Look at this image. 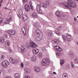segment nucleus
Here are the masks:
<instances>
[{
    "instance_id": "nucleus-36",
    "label": "nucleus",
    "mask_w": 78,
    "mask_h": 78,
    "mask_svg": "<svg viewBox=\"0 0 78 78\" xmlns=\"http://www.w3.org/2000/svg\"><path fill=\"white\" fill-rule=\"evenodd\" d=\"M56 55L57 56H61L62 55V54L61 53H57Z\"/></svg>"
},
{
    "instance_id": "nucleus-51",
    "label": "nucleus",
    "mask_w": 78,
    "mask_h": 78,
    "mask_svg": "<svg viewBox=\"0 0 78 78\" xmlns=\"http://www.w3.org/2000/svg\"><path fill=\"white\" fill-rule=\"evenodd\" d=\"M12 51L11 50H9V52H11Z\"/></svg>"
},
{
    "instance_id": "nucleus-17",
    "label": "nucleus",
    "mask_w": 78,
    "mask_h": 78,
    "mask_svg": "<svg viewBox=\"0 0 78 78\" xmlns=\"http://www.w3.org/2000/svg\"><path fill=\"white\" fill-rule=\"evenodd\" d=\"M8 34H14L15 33H16V32L15 30H10L8 32Z\"/></svg>"
},
{
    "instance_id": "nucleus-27",
    "label": "nucleus",
    "mask_w": 78,
    "mask_h": 78,
    "mask_svg": "<svg viewBox=\"0 0 78 78\" xmlns=\"http://www.w3.org/2000/svg\"><path fill=\"white\" fill-rule=\"evenodd\" d=\"M32 17H37V14L36 13V12H34L32 15Z\"/></svg>"
},
{
    "instance_id": "nucleus-20",
    "label": "nucleus",
    "mask_w": 78,
    "mask_h": 78,
    "mask_svg": "<svg viewBox=\"0 0 78 78\" xmlns=\"http://www.w3.org/2000/svg\"><path fill=\"white\" fill-rule=\"evenodd\" d=\"M41 7L42 6L43 8H47V6L46 4L44 3H41Z\"/></svg>"
},
{
    "instance_id": "nucleus-44",
    "label": "nucleus",
    "mask_w": 78,
    "mask_h": 78,
    "mask_svg": "<svg viewBox=\"0 0 78 78\" xmlns=\"http://www.w3.org/2000/svg\"><path fill=\"white\" fill-rule=\"evenodd\" d=\"M66 67L68 68V69H70V66L69 65H67Z\"/></svg>"
},
{
    "instance_id": "nucleus-14",
    "label": "nucleus",
    "mask_w": 78,
    "mask_h": 78,
    "mask_svg": "<svg viewBox=\"0 0 78 78\" xmlns=\"http://www.w3.org/2000/svg\"><path fill=\"white\" fill-rule=\"evenodd\" d=\"M55 15L57 17H60L61 16V12L60 11H58L56 12Z\"/></svg>"
},
{
    "instance_id": "nucleus-49",
    "label": "nucleus",
    "mask_w": 78,
    "mask_h": 78,
    "mask_svg": "<svg viewBox=\"0 0 78 78\" xmlns=\"http://www.w3.org/2000/svg\"><path fill=\"white\" fill-rule=\"evenodd\" d=\"M5 35H6V36H5L6 37H8V36H7V34H5Z\"/></svg>"
},
{
    "instance_id": "nucleus-9",
    "label": "nucleus",
    "mask_w": 78,
    "mask_h": 78,
    "mask_svg": "<svg viewBox=\"0 0 78 78\" xmlns=\"http://www.w3.org/2000/svg\"><path fill=\"white\" fill-rule=\"evenodd\" d=\"M36 32L37 33V37H39V36H41L42 35V31H41L39 29L36 30Z\"/></svg>"
},
{
    "instance_id": "nucleus-43",
    "label": "nucleus",
    "mask_w": 78,
    "mask_h": 78,
    "mask_svg": "<svg viewBox=\"0 0 78 78\" xmlns=\"http://www.w3.org/2000/svg\"><path fill=\"white\" fill-rule=\"evenodd\" d=\"M24 2H23V4H25V2H27V1H28V0H23Z\"/></svg>"
},
{
    "instance_id": "nucleus-10",
    "label": "nucleus",
    "mask_w": 78,
    "mask_h": 78,
    "mask_svg": "<svg viewBox=\"0 0 78 78\" xmlns=\"http://www.w3.org/2000/svg\"><path fill=\"white\" fill-rule=\"evenodd\" d=\"M54 48L57 51H58L59 52H61L62 50V48H61L59 46H55Z\"/></svg>"
},
{
    "instance_id": "nucleus-13",
    "label": "nucleus",
    "mask_w": 78,
    "mask_h": 78,
    "mask_svg": "<svg viewBox=\"0 0 78 78\" xmlns=\"http://www.w3.org/2000/svg\"><path fill=\"white\" fill-rule=\"evenodd\" d=\"M32 52H33L35 55H36V54L38 53L39 52V50L37 48L34 49L32 50Z\"/></svg>"
},
{
    "instance_id": "nucleus-57",
    "label": "nucleus",
    "mask_w": 78,
    "mask_h": 78,
    "mask_svg": "<svg viewBox=\"0 0 78 78\" xmlns=\"http://www.w3.org/2000/svg\"><path fill=\"white\" fill-rule=\"evenodd\" d=\"M77 18H78V16H77Z\"/></svg>"
},
{
    "instance_id": "nucleus-46",
    "label": "nucleus",
    "mask_w": 78,
    "mask_h": 78,
    "mask_svg": "<svg viewBox=\"0 0 78 78\" xmlns=\"http://www.w3.org/2000/svg\"><path fill=\"white\" fill-rule=\"evenodd\" d=\"M46 3H47V4L48 5L49 4H50V2H49L47 1V2H46Z\"/></svg>"
},
{
    "instance_id": "nucleus-41",
    "label": "nucleus",
    "mask_w": 78,
    "mask_h": 78,
    "mask_svg": "<svg viewBox=\"0 0 78 78\" xmlns=\"http://www.w3.org/2000/svg\"><path fill=\"white\" fill-rule=\"evenodd\" d=\"M25 78H31L30 77V76H28V75H27L25 76Z\"/></svg>"
},
{
    "instance_id": "nucleus-32",
    "label": "nucleus",
    "mask_w": 78,
    "mask_h": 78,
    "mask_svg": "<svg viewBox=\"0 0 78 78\" xmlns=\"http://www.w3.org/2000/svg\"><path fill=\"white\" fill-rule=\"evenodd\" d=\"M5 45H7L8 46H9V41H5Z\"/></svg>"
},
{
    "instance_id": "nucleus-61",
    "label": "nucleus",
    "mask_w": 78,
    "mask_h": 78,
    "mask_svg": "<svg viewBox=\"0 0 78 78\" xmlns=\"http://www.w3.org/2000/svg\"><path fill=\"white\" fill-rule=\"evenodd\" d=\"M1 1H0V2H1Z\"/></svg>"
},
{
    "instance_id": "nucleus-21",
    "label": "nucleus",
    "mask_w": 78,
    "mask_h": 78,
    "mask_svg": "<svg viewBox=\"0 0 78 78\" xmlns=\"http://www.w3.org/2000/svg\"><path fill=\"white\" fill-rule=\"evenodd\" d=\"M31 59L33 62L36 61V56H33L32 57Z\"/></svg>"
},
{
    "instance_id": "nucleus-26",
    "label": "nucleus",
    "mask_w": 78,
    "mask_h": 78,
    "mask_svg": "<svg viewBox=\"0 0 78 78\" xmlns=\"http://www.w3.org/2000/svg\"><path fill=\"white\" fill-rule=\"evenodd\" d=\"M18 13L20 16H22L23 14V12H22V10L21 9H20L18 12Z\"/></svg>"
},
{
    "instance_id": "nucleus-11",
    "label": "nucleus",
    "mask_w": 78,
    "mask_h": 78,
    "mask_svg": "<svg viewBox=\"0 0 78 78\" xmlns=\"http://www.w3.org/2000/svg\"><path fill=\"white\" fill-rule=\"evenodd\" d=\"M26 48L25 46H22L21 47L20 50L21 52H22V53H24L25 51H26Z\"/></svg>"
},
{
    "instance_id": "nucleus-16",
    "label": "nucleus",
    "mask_w": 78,
    "mask_h": 78,
    "mask_svg": "<svg viewBox=\"0 0 78 78\" xmlns=\"http://www.w3.org/2000/svg\"><path fill=\"white\" fill-rule=\"evenodd\" d=\"M22 31L23 33L24 34L25 36L27 35V33H26V31H25V28L24 27H22Z\"/></svg>"
},
{
    "instance_id": "nucleus-3",
    "label": "nucleus",
    "mask_w": 78,
    "mask_h": 78,
    "mask_svg": "<svg viewBox=\"0 0 78 78\" xmlns=\"http://www.w3.org/2000/svg\"><path fill=\"white\" fill-rule=\"evenodd\" d=\"M67 38L64 35H62V37L63 39V40L64 41H70L71 38H72V36L68 34L66 35Z\"/></svg>"
},
{
    "instance_id": "nucleus-52",
    "label": "nucleus",
    "mask_w": 78,
    "mask_h": 78,
    "mask_svg": "<svg viewBox=\"0 0 78 78\" xmlns=\"http://www.w3.org/2000/svg\"><path fill=\"white\" fill-rule=\"evenodd\" d=\"M5 9H6V7H5Z\"/></svg>"
},
{
    "instance_id": "nucleus-23",
    "label": "nucleus",
    "mask_w": 78,
    "mask_h": 78,
    "mask_svg": "<svg viewBox=\"0 0 78 78\" xmlns=\"http://www.w3.org/2000/svg\"><path fill=\"white\" fill-rule=\"evenodd\" d=\"M22 19L24 21H26V20H27L28 19V17H27V15H25L23 16Z\"/></svg>"
},
{
    "instance_id": "nucleus-29",
    "label": "nucleus",
    "mask_w": 78,
    "mask_h": 78,
    "mask_svg": "<svg viewBox=\"0 0 78 78\" xmlns=\"http://www.w3.org/2000/svg\"><path fill=\"white\" fill-rule=\"evenodd\" d=\"M15 76L16 78H20V75L17 73L15 74Z\"/></svg>"
},
{
    "instance_id": "nucleus-25",
    "label": "nucleus",
    "mask_w": 78,
    "mask_h": 78,
    "mask_svg": "<svg viewBox=\"0 0 78 78\" xmlns=\"http://www.w3.org/2000/svg\"><path fill=\"white\" fill-rule=\"evenodd\" d=\"M24 70L26 71L27 72V73H30L31 71V70L30 69H28V68H25L24 69Z\"/></svg>"
},
{
    "instance_id": "nucleus-50",
    "label": "nucleus",
    "mask_w": 78,
    "mask_h": 78,
    "mask_svg": "<svg viewBox=\"0 0 78 78\" xmlns=\"http://www.w3.org/2000/svg\"><path fill=\"white\" fill-rule=\"evenodd\" d=\"M0 73H2V70L0 69Z\"/></svg>"
},
{
    "instance_id": "nucleus-48",
    "label": "nucleus",
    "mask_w": 78,
    "mask_h": 78,
    "mask_svg": "<svg viewBox=\"0 0 78 78\" xmlns=\"http://www.w3.org/2000/svg\"><path fill=\"white\" fill-rule=\"evenodd\" d=\"M53 73V74H54V75H56V72H54Z\"/></svg>"
},
{
    "instance_id": "nucleus-1",
    "label": "nucleus",
    "mask_w": 78,
    "mask_h": 78,
    "mask_svg": "<svg viewBox=\"0 0 78 78\" xmlns=\"http://www.w3.org/2000/svg\"><path fill=\"white\" fill-rule=\"evenodd\" d=\"M62 5L63 6L69 9H71V7L73 8H76V4L72 2V0H68V2H63L62 3Z\"/></svg>"
},
{
    "instance_id": "nucleus-4",
    "label": "nucleus",
    "mask_w": 78,
    "mask_h": 78,
    "mask_svg": "<svg viewBox=\"0 0 78 78\" xmlns=\"http://www.w3.org/2000/svg\"><path fill=\"white\" fill-rule=\"evenodd\" d=\"M42 65L43 66H48L50 64L48 59L47 58L44 59L42 61Z\"/></svg>"
},
{
    "instance_id": "nucleus-33",
    "label": "nucleus",
    "mask_w": 78,
    "mask_h": 78,
    "mask_svg": "<svg viewBox=\"0 0 78 78\" xmlns=\"http://www.w3.org/2000/svg\"><path fill=\"white\" fill-rule=\"evenodd\" d=\"M42 52H39L38 54V56L39 58H41V57H42Z\"/></svg>"
},
{
    "instance_id": "nucleus-6",
    "label": "nucleus",
    "mask_w": 78,
    "mask_h": 78,
    "mask_svg": "<svg viewBox=\"0 0 78 78\" xmlns=\"http://www.w3.org/2000/svg\"><path fill=\"white\" fill-rule=\"evenodd\" d=\"M61 30H62V27H58L57 29L56 30H55V33L60 36L61 35V33L59 32L61 31Z\"/></svg>"
},
{
    "instance_id": "nucleus-5",
    "label": "nucleus",
    "mask_w": 78,
    "mask_h": 78,
    "mask_svg": "<svg viewBox=\"0 0 78 78\" xmlns=\"http://www.w3.org/2000/svg\"><path fill=\"white\" fill-rule=\"evenodd\" d=\"M37 10L39 13H42V6L41 5L38 4L37 5L36 7Z\"/></svg>"
},
{
    "instance_id": "nucleus-55",
    "label": "nucleus",
    "mask_w": 78,
    "mask_h": 78,
    "mask_svg": "<svg viewBox=\"0 0 78 78\" xmlns=\"http://www.w3.org/2000/svg\"><path fill=\"white\" fill-rule=\"evenodd\" d=\"M1 6V4H0V6Z\"/></svg>"
},
{
    "instance_id": "nucleus-56",
    "label": "nucleus",
    "mask_w": 78,
    "mask_h": 78,
    "mask_svg": "<svg viewBox=\"0 0 78 78\" xmlns=\"http://www.w3.org/2000/svg\"><path fill=\"white\" fill-rule=\"evenodd\" d=\"M40 40H41V39L39 40V41H40Z\"/></svg>"
},
{
    "instance_id": "nucleus-42",
    "label": "nucleus",
    "mask_w": 78,
    "mask_h": 78,
    "mask_svg": "<svg viewBox=\"0 0 78 78\" xmlns=\"http://www.w3.org/2000/svg\"><path fill=\"white\" fill-rule=\"evenodd\" d=\"M29 4H30V6H32V5H33V3L31 1H30L29 2Z\"/></svg>"
},
{
    "instance_id": "nucleus-39",
    "label": "nucleus",
    "mask_w": 78,
    "mask_h": 78,
    "mask_svg": "<svg viewBox=\"0 0 78 78\" xmlns=\"http://www.w3.org/2000/svg\"><path fill=\"white\" fill-rule=\"evenodd\" d=\"M71 65L72 68H74V65H73V62H71Z\"/></svg>"
},
{
    "instance_id": "nucleus-7",
    "label": "nucleus",
    "mask_w": 78,
    "mask_h": 78,
    "mask_svg": "<svg viewBox=\"0 0 78 78\" xmlns=\"http://www.w3.org/2000/svg\"><path fill=\"white\" fill-rule=\"evenodd\" d=\"M11 20H12V18L11 17L7 18L6 20L5 21V25L8 24H9V23H10V22H11Z\"/></svg>"
},
{
    "instance_id": "nucleus-28",
    "label": "nucleus",
    "mask_w": 78,
    "mask_h": 78,
    "mask_svg": "<svg viewBox=\"0 0 78 78\" xmlns=\"http://www.w3.org/2000/svg\"><path fill=\"white\" fill-rule=\"evenodd\" d=\"M1 65L3 67H6V65L5 64V61L2 62L1 64Z\"/></svg>"
},
{
    "instance_id": "nucleus-8",
    "label": "nucleus",
    "mask_w": 78,
    "mask_h": 78,
    "mask_svg": "<svg viewBox=\"0 0 78 78\" xmlns=\"http://www.w3.org/2000/svg\"><path fill=\"white\" fill-rule=\"evenodd\" d=\"M24 9L26 11H28L29 12L30 11V9L31 8H30V7L29 6V5L28 4H27L25 5L24 6Z\"/></svg>"
},
{
    "instance_id": "nucleus-12",
    "label": "nucleus",
    "mask_w": 78,
    "mask_h": 78,
    "mask_svg": "<svg viewBox=\"0 0 78 78\" xmlns=\"http://www.w3.org/2000/svg\"><path fill=\"white\" fill-rule=\"evenodd\" d=\"M34 26L36 28H38L40 27V24L38 22L34 23Z\"/></svg>"
},
{
    "instance_id": "nucleus-22",
    "label": "nucleus",
    "mask_w": 78,
    "mask_h": 78,
    "mask_svg": "<svg viewBox=\"0 0 78 78\" xmlns=\"http://www.w3.org/2000/svg\"><path fill=\"white\" fill-rule=\"evenodd\" d=\"M9 61L11 63H13V64H14L15 62V60L13 59L11 57L9 58Z\"/></svg>"
},
{
    "instance_id": "nucleus-34",
    "label": "nucleus",
    "mask_w": 78,
    "mask_h": 78,
    "mask_svg": "<svg viewBox=\"0 0 78 78\" xmlns=\"http://www.w3.org/2000/svg\"><path fill=\"white\" fill-rule=\"evenodd\" d=\"M70 55L71 56V57L72 58H74V57L75 56V55H74V54L72 53H70Z\"/></svg>"
},
{
    "instance_id": "nucleus-37",
    "label": "nucleus",
    "mask_w": 78,
    "mask_h": 78,
    "mask_svg": "<svg viewBox=\"0 0 78 78\" xmlns=\"http://www.w3.org/2000/svg\"><path fill=\"white\" fill-rule=\"evenodd\" d=\"M74 61L75 62L77 63V64H78V58H75L74 60Z\"/></svg>"
},
{
    "instance_id": "nucleus-18",
    "label": "nucleus",
    "mask_w": 78,
    "mask_h": 78,
    "mask_svg": "<svg viewBox=\"0 0 78 78\" xmlns=\"http://www.w3.org/2000/svg\"><path fill=\"white\" fill-rule=\"evenodd\" d=\"M52 43H55L56 44H58L59 42V40L58 39H54L51 41Z\"/></svg>"
},
{
    "instance_id": "nucleus-58",
    "label": "nucleus",
    "mask_w": 78,
    "mask_h": 78,
    "mask_svg": "<svg viewBox=\"0 0 78 78\" xmlns=\"http://www.w3.org/2000/svg\"><path fill=\"white\" fill-rule=\"evenodd\" d=\"M77 44H78V42H77Z\"/></svg>"
},
{
    "instance_id": "nucleus-60",
    "label": "nucleus",
    "mask_w": 78,
    "mask_h": 78,
    "mask_svg": "<svg viewBox=\"0 0 78 78\" xmlns=\"http://www.w3.org/2000/svg\"><path fill=\"white\" fill-rule=\"evenodd\" d=\"M1 3H2V2H1Z\"/></svg>"
},
{
    "instance_id": "nucleus-38",
    "label": "nucleus",
    "mask_w": 78,
    "mask_h": 78,
    "mask_svg": "<svg viewBox=\"0 0 78 78\" xmlns=\"http://www.w3.org/2000/svg\"><path fill=\"white\" fill-rule=\"evenodd\" d=\"M3 19L2 18H0V23H3Z\"/></svg>"
},
{
    "instance_id": "nucleus-45",
    "label": "nucleus",
    "mask_w": 78,
    "mask_h": 78,
    "mask_svg": "<svg viewBox=\"0 0 78 78\" xmlns=\"http://www.w3.org/2000/svg\"><path fill=\"white\" fill-rule=\"evenodd\" d=\"M21 66H22V68H23V63H22L21 64Z\"/></svg>"
},
{
    "instance_id": "nucleus-35",
    "label": "nucleus",
    "mask_w": 78,
    "mask_h": 78,
    "mask_svg": "<svg viewBox=\"0 0 78 78\" xmlns=\"http://www.w3.org/2000/svg\"><path fill=\"white\" fill-rule=\"evenodd\" d=\"M64 62V60L63 59L60 60L61 65H62Z\"/></svg>"
},
{
    "instance_id": "nucleus-19",
    "label": "nucleus",
    "mask_w": 78,
    "mask_h": 78,
    "mask_svg": "<svg viewBox=\"0 0 78 78\" xmlns=\"http://www.w3.org/2000/svg\"><path fill=\"white\" fill-rule=\"evenodd\" d=\"M5 38L3 37H0V42L2 43L5 42Z\"/></svg>"
},
{
    "instance_id": "nucleus-24",
    "label": "nucleus",
    "mask_w": 78,
    "mask_h": 78,
    "mask_svg": "<svg viewBox=\"0 0 78 78\" xmlns=\"http://www.w3.org/2000/svg\"><path fill=\"white\" fill-rule=\"evenodd\" d=\"M48 36H49V37H52L53 36V34L52 33V32L50 31L48 34Z\"/></svg>"
},
{
    "instance_id": "nucleus-2",
    "label": "nucleus",
    "mask_w": 78,
    "mask_h": 78,
    "mask_svg": "<svg viewBox=\"0 0 78 78\" xmlns=\"http://www.w3.org/2000/svg\"><path fill=\"white\" fill-rule=\"evenodd\" d=\"M30 44L28 43L26 44V47L27 49H29L30 47H31L32 48H36L37 47V44L32 41H30Z\"/></svg>"
},
{
    "instance_id": "nucleus-15",
    "label": "nucleus",
    "mask_w": 78,
    "mask_h": 78,
    "mask_svg": "<svg viewBox=\"0 0 78 78\" xmlns=\"http://www.w3.org/2000/svg\"><path fill=\"white\" fill-rule=\"evenodd\" d=\"M34 71L35 72H39L41 71V69L39 68L35 67L34 68Z\"/></svg>"
},
{
    "instance_id": "nucleus-53",
    "label": "nucleus",
    "mask_w": 78,
    "mask_h": 78,
    "mask_svg": "<svg viewBox=\"0 0 78 78\" xmlns=\"http://www.w3.org/2000/svg\"><path fill=\"white\" fill-rule=\"evenodd\" d=\"M2 1H3V0H1V2H2Z\"/></svg>"
},
{
    "instance_id": "nucleus-31",
    "label": "nucleus",
    "mask_w": 78,
    "mask_h": 78,
    "mask_svg": "<svg viewBox=\"0 0 78 78\" xmlns=\"http://www.w3.org/2000/svg\"><path fill=\"white\" fill-rule=\"evenodd\" d=\"M5 56L4 55H2L1 56V59L2 61H3V60H5Z\"/></svg>"
},
{
    "instance_id": "nucleus-30",
    "label": "nucleus",
    "mask_w": 78,
    "mask_h": 78,
    "mask_svg": "<svg viewBox=\"0 0 78 78\" xmlns=\"http://www.w3.org/2000/svg\"><path fill=\"white\" fill-rule=\"evenodd\" d=\"M5 67H7V66L9 64V62H8L7 61L5 60Z\"/></svg>"
},
{
    "instance_id": "nucleus-40",
    "label": "nucleus",
    "mask_w": 78,
    "mask_h": 78,
    "mask_svg": "<svg viewBox=\"0 0 78 78\" xmlns=\"http://www.w3.org/2000/svg\"><path fill=\"white\" fill-rule=\"evenodd\" d=\"M31 9L32 10V11H33L34 10V9H33V5H31L30 6Z\"/></svg>"
},
{
    "instance_id": "nucleus-54",
    "label": "nucleus",
    "mask_w": 78,
    "mask_h": 78,
    "mask_svg": "<svg viewBox=\"0 0 78 78\" xmlns=\"http://www.w3.org/2000/svg\"><path fill=\"white\" fill-rule=\"evenodd\" d=\"M76 1H78V0H75Z\"/></svg>"
},
{
    "instance_id": "nucleus-59",
    "label": "nucleus",
    "mask_w": 78,
    "mask_h": 78,
    "mask_svg": "<svg viewBox=\"0 0 78 78\" xmlns=\"http://www.w3.org/2000/svg\"><path fill=\"white\" fill-rule=\"evenodd\" d=\"M39 37H38V39H39Z\"/></svg>"
},
{
    "instance_id": "nucleus-47",
    "label": "nucleus",
    "mask_w": 78,
    "mask_h": 78,
    "mask_svg": "<svg viewBox=\"0 0 78 78\" xmlns=\"http://www.w3.org/2000/svg\"><path fill=\"white\" fill-rule=\"evenodd\" d=\"M74 20L75 21H77V20L76 18H74Z\"/></svg>"
}]
</instances>
